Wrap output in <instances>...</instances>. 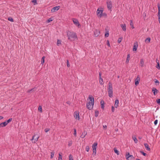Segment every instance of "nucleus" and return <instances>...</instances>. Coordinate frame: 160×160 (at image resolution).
Returning a JSON list of instances; mask_svg holds the SVG:
<instances>
[{
  "label": "nucleus",
  "instance_id": "7ed1b4c3",
  "mask_svg": "<svg viewBox=\"0 0 160 160\" xmlns=\"http://www.w3.org/2000/svg\"><path fill=\"white\" fill-rule=\"evenodd\" d=\"M107 89L108 96L111 98H112L113 97V88L112 84L110 82H109L108 86Z\"/></svg>",
  "mask_w": 160,
  "mask_h": 160
},
{
  "label": "nucleus",
  "instance_id": "1a4fd4ad",
  "mask_svg": "<svg viewBox=\"0 0 160 160\" xmlns=\"http://www.w3.org/2000/svg\"><path fill=\"white\" fill-rule=\"evenodd\" d=\"M74 117L76 119L78 118V120L80 119L79 112L76 111L74 112Z\"/></svg>",
  "mask_w": 160,
  "mask_h": 160
},
{
  "label": "nucleus",
  "instance_id": "680f3d73",
  "mask_svg": "<svg viewBox=\"0 0 160 160\" xmlns=\"http://www.w3.org/2000/svg\"><path fill=\"white\" fill-rule=\"evenodd\" d=\"M66 103H67L68 104H69V105H70V104H71V102H70V101H67V102H66Z\"/></svg>",
  "mask_w": 160,
  "mask_h": 160
},
{
  "label": "nucleus",
  "instance_id": "9b49d317",
  "mask_svg": "<svg viewBox=\"0 0 160 160\" xmlns=\"http://www.w3.org/2000/svg\"><path fill=\"white\" fill-rule=\"evenodd\" d=\"M98 143L97 142H95L92 145V148L93 151H96V148L97 147Z\"/></svg>",
  "mask_w": 160,
  "mask_h": 160
},
{
  "label": "nucleus",
  "instance_id": "2f4dec72",
  "mask_svg": "<svg viewBox=\"0 0 160 160\" xmlns=\"http://www.w3.org/2000/svg\"><path fill=\"white\" fill-rule=\"evenodd\" d=\"M12 120V118H9L8 120L5 121L7 123V124H8V123L11 122Z\"/></svg>",
  "mask_w": 160,
  "mask_h": 160
},
{
  "label": "nucleus",
  "instance_id": "a211bd4d",
  "mask_svg": "<svg viewBox=\"0 0 160 160\" xmlns=\"http://www.w3.org/2000/svg\"><path fill=\"white\" fill-rule=\"evenodd\" d=\"M7 124L5 122H2L0 124V128L5 127Z\"/></svg>",
  "mask_w": 160,
  "mask_h": 160
},
{
  "label": "nucleus",
  "instance_id": "473e14b6",
  "mask_svg": "<svg viewBox=\"0 0 160 160\" xmlns=\"http://www.w3.org/2000/svg\"><path fill=\"white\" fill-rule=\"evenodd\" d=\"M74 130V133L73 134L75 137H76L77 136V130L75 128L73 129Z\"/></svg>",
  "mask_w": 160,
  "mask_h": 160
},
{
  "label": "nucleus",
  "instance_id": "052dcab7",
  "mask_svg": "<svg viewBox=\"0 0 160 160\" xmlns=\"http://www.w3.org/2000/svg\"><path fill=\"white\" fill-rule=\"evenodd\" d=\"M104 16L105 17H106V16H107V14L106 13H102V16Z\"/></svg>",
  "mask_w": 160,
  "mask_h": 160
},
{
  "label": "nucleus",
  "instance_id": "ddd939ff",
  "mask_svg": "<svg viewBox=\"0 0 160 160\" xmlns=\"http://www.w3.org/2000/svg\"><path fill=\"white\" fill-rule=\"evenodd\" d=\"M59 6H56L53 7L51 10V12H55L56 11L58 10L59 9Z\"/></svg>",
  "mask_w": 160,
  "mask_h": 160
},
{
  "label": "nucleus",
  "instance_id": "c85d7f7f",
  "mask_svg": "<svg viewBox=\"0 0 160 160\" xmlns=\"http://www.w3.org/2000/svg\"><path fill=\"white\" fill-rule=\"evenodd\" d=\"M45 57L43 56L42 57V58L41 59V64L42 65L44 63V59H45Z\"/></svg>",
  "mask_w": 160,
  "mask_h": 160
},
{
  "label": "nucleus",
  "instance_id": "3c124183",
  "mask_svg": "<svg viewBox=\"0 0 160 160\" xmlns=\"http://www.w3.org/2000/svg\"><path fill=\"white\" fill-rule=\"evenodd\" d=\"M155 82L157 84V85H158L159 83V81L156 79V80L155 81Z\"/></svg>",
  "mask_w": 160,
  "mask_h": 160
},
{
  "label": "nucleus",
  "instance_id": "4468645a",
  "mask_svg": "<svg viewBox=\"0 0 160 160\" xmlns=\"http://www.w3.org/2000/svg\"><path fill=\"white\" fill-rule=\"evenodd\" d=\"M36 89H37L36 88L34 87L30 90H28L27 91V92L28 93H31L32 92H33L35 91L36 90Z\"/></svg>",
  "mask_w": 160,
  "mask_h": 160
},
{
  "label": "nucleus",
  "instance_id": "2eb2a0df",
  "mask_svg": "<svg viewBox=\"0 0 160 160\" xmlns=\"http://www.w3.org/2000/svg\"><path fill=\"white\" fill-rule=\"evenodd\" d=\"M152 92L154 95H155L158 92V90L155 88H152Z\"/></svg>",
  "mask_w": 160,
  "mask_h": 160
},
{
  "label": "nucleus",
  "instance_id": "4d7b16f0",
  "mask_svg": "<svg viewBox=\"0 0 160 160\" xmlns=\"http://www.w3.org/2000/svg\"><path fill=\"white\" fill-rule=\"evenodd\" d=\"M94 151H93L92 154L94 155H96V151H95V152Z\"/></svg>",
  "mask_w": 160,
  "mask_h": 160
},
{
  "label": "nucleus",
  "instance_id": "bb28decb",
  "mask_svg": "<svg viewBox=\"0 0 160 160\" xmlns=\"http://www.w3.org/2000/svg\"><path fill=\"white\" fill-rule=\"evenodd\" d=\"M158 60H157L156 62L157 63V66H156V68L159 69H160V65L159 64V62L158 61L157 62Z\"/></svg>",
  "mask_w": 160,
  "mask_h": 160
},
{
  "label": "nucleus",
  "instance_id": "de8ad7c7",
  "mask_svg": "<svg viewBox=\"0 0 160 160\" xmlns=\"http://www.w3.org/2000/svg\"><path fill=\"white\" fill-rule=\"evenodd\" d=\"M44 131L45 132H47L50 131V129L49 128H46Z\"/></svg>",
  "mask_w": 160,
  "mask_h": 160
},
{
  "label": "nucleus",
  "instance_id": "9d476101",
  "mask_svg": "<svg viewBox=\"0 0 160 160\" xmlns=\"http://www.w3.org/2000/svg\"><path fill=\"white\" fill-rule=\"evenodd\" d=\"M140 78L139 75H138L137 78L135 80V84L136 86L138 84L139 82L140 81Z\"/></svg>",
  "mask_w": 160,
  "mask_h": 160
},
{
  "label": "nucleus",
  "instance_id": "0eeeda50",
  "mask_svg": "<svg viewBox=\"0 0 160 160\" xmlns=\"http://www.w3.org/2000/svg\"><path fill=\"white\" fill-rule=\"evenodd\" d=\"M72 20L76 26H77L78 27H79L80 26V25L79 23V22L77 19L75 18H73Z\"/></svg>",
  "mask_w": 160,
  "mask_h": 160
},
{
  "label": "nucleus",
  "instance_id": "f8f14e48",
  "mask_svg": "<svg viewBox=\"0 0 160 160\" xmlns=\"http://www.w3.org/2000/svg\"><path fill=\"white\" fill-rule=\"evenodd\" d=\"M138 42H135L134 43V45L133 48L132 50L133 51H137V48L138 47Z\"/></svg>",
  "mask_w": 160,
  "mask_h": 160
},
{
  "label": "nucleus",
  "instance_id": "c756f323",
  "mask_svg": "<svg viewBox=\"0 0 160 160\" xmlns=\"http://www.w3.org/2000/svg\"><path fill=\"white\" fill-rule=\"evenodd\" d=\"M99 82L101 85H103V79L102 78L99 79Z\"/></svg>",
  "mask_w": 160,
  "mask_h": 160
},
{
  "label": "nucleus",
  "instance_id": "69168bd1",
  "mask_svg": "<svg viewBox=\"0 0 160 160\" xmlns=\"http://www.w3.org/2000/svg\"><path fill=\"white\" fill-rule=\"evenodd\" d=\"M126 155L127 156H129V155H130L129 153L128 152V153H127L126 154Z\"/></svg>",
  "mask_w": 160,
  "mask_h": 160
},
{
  "label": "nucleus",
  "instance_id": "8fccbe9b",
  "mask_svg": "<svg viewBox=\"0 0 160 160\" xmlns=\"http://www.w3.org/2000/svg\"><path fill=\"white\" fill-rule=\"evenodd\" d=\"M130 157H131V158H133V156L132 155H129V156H128V157H126V159H127V160H128V158H130Z\"/></svg>",
  "mask_w": 160,
  "mask_h": 160
},
{
  "label": "nucleus",
  "instance_id": "4c0bfd02",
  "mask_svg": "<svg viewBox=\"0 0 160 160\" xmlns=\"http://www.w3.org/2000/svg\"><path fill=\"white\" fill-rule=\"evenodd\" d=\"M130 25L132 28H134L133 24V22L132 20L130 21Z\"/></svg>",
  "mask_w": 160,
  "mask_h": 160
},
{
  "label": "nucleus",
  "instance_id": "a19ab883",
  "mask_svg": "<svg viewBox=\"0 0 160 160\" xmlns=\"http://www.w3.org/2000/svg\"><path fill=\"white\" fill-rule=\"evenodd\" d=\"M85 149H86V151L87 152H88L89 151V149H90L89 146H87L86 147Z\"/></svg>",
  "mask_w": 160,
  "mask_h": 160
},
{
  "label": "nucleus",
  "instance_id": "58836bf2",
  "mask_svg": "<svg viewBox=\"0 0 160 160\" xmlns=\"http://www.w3.org/2000/svg\"><path fill=\"white\" fill-rule=\"evenodd\" d=\"M122 40V38H119L118 39V43H120L121 42V41Z\"/></svg>",
  "mask_w": 160,
  "mask_h": 160
},
{
  "label": "nucleus",
  "instance_id": "09e8293b",
  "mask_svg": "<svg viewBox=\"0 0 160 160\" xmlns=\"http://www.w3.org/2000/svg\"><path fill=\"white\" fill-rule=\"evenodd\" d=\"M38 109L41 112H42V107L41 106H39L38 107Z\"/></svg>",
  "mask_w": 160,
  "mask_h": 160
},
{
  "label": "nucleus",
  "instance_id": "5fc2aeb1",
  "mask_svg": "<svg viewBox=\"0 0 160 160\" xmlns=\"http://www.w3.org/2000/svg\"><path fill=\"white\" fill-rule=\"evenodd\" d=\"M52 21V19H51V18H50L48 20L47 22H49Z\"/></svg>",
  "mask_w": 160,
  "mask_h": 160
},
{
  "label": "nucleus",
  "instance_id": "7c9ffc66",
  "mask_svg": "<svg viewBox=\"0 0 160 160\" xmlns=\"http://www.w3.org/2000/svg\"><path fill=\"white\" fill-rule=\"evenodd\" d=\"M99 114V112L98 111H95V116L97 117Z\"/></svg>",
  "mask_w": 160,
  "mask_h": 160
},
{
  "label": "nucleus",
  "instance_id": "39448f33",
  "mask_svg": "<svg viewBox=\"0 0 160 160\" xmlns=\"http://www.w3.org/2000/svg\"><path fill=\"white\" fill-rule=\"evenodd\" d=\"M36 136V134H34V135L32 137V139H31V140L32 141V142H33L34 143H36L38 140L39 136L38 135L36 137V138L35 137Z\"/></svg>",
  "mask_w": 160,
  "mask_h": 160
},
{
  "label": "nucleus",
  "instance_id": "c9c22d12",
  "mask_svg": "<svg viewBox=\"0 0 160 160\" xmlns=\"http://www.w3.org/2000/svg\"><path fill=\"white\" fill-rule=\"evenodd\" d=\"M72 144V141H70L68 142V146L69 147L71 146Z\"/></svg>",
  "mask_w": 160,
  "mask_h": 160
},
{
  "label": "nucleus",
  "instance_id": "cd10ccee",
  "mask_svg": "<svg viewBox=\"0 0 160 160\" xmlns=\"http://www.w3.org/2000/svg\"><path fill=\"white\" fill-rule=\"evenodd\" d=\"M114 151L116 153L117 155L119 154V152L117 149L116 148H114Z\"/></svg>",
  "mask_w": 160,
  "mask_h": 160
},
{
  "label": "nucleus",
  "instance_id": "6ab92c4d",
  "mask_svg": "<svg viewBox=\"0 0 160 160\" xmlns=\"http://www.w3.org/2000/svg\"><path fill=\"white\" fill-rule=\"evenodd\" d=\"M121 27L122 28V29L124 31H126V25L125 24H121Z\"/></svg>",
  "mask_w": 160,
  "mask_h": 160
},
{
  "label": "nucleus",
  "instance_id": "774afa93",
  "mask_svg": "<svg viewBox=\"0 0 160 160\" xmlns=\"http://www.w3.org/2000/svg\"><path fill=\"white\" fill-rule=\"evenodd\" d=\"M136 160H141L140 159H136Z\"/></svg>",
  "mask_w": 160,
  "mask_h": 160
},
{
  "label": "nucleus",
  "instance_id": "e2e57ef3",
  "mask_svg": "<svg viewBox=\"0 0 160 160\" xmlns=\"http://www.w3.org/2000/svg\"><path fill=\"white\" fill-rule=\"evenodd\" d=\"M107 126L106 125H103V128H105V129H106L107 128Z\"/></svg>",
  "mask_w": 160,
  "mask_h": 160
},
{
  "label": "nucleus",
  "instance_id": "412c9836",
  "mask_svg": "<svg viewBox=\"0 0 160 160\" xmlns=\"http://www.w3.org/2000/svg\"><path fill=\"white\" fill-rule=\"evenodd\" d=\"M119 103V101L118 99L115 100V102L114 107L116 108H117Z\"/></svg>",
  "mask_w": 160,
  "mask_h": 160
},
{
  "label": "nucleus",
  "instance_id": "bf43d9fd",
  "mask_svg": "<svg viewBox=\"0 0 160 160\" xmlns=\"http://www.w3.org/2000/svg\"><path fill=\"white\" fill-rule=\"evenodd\" d=\"M101 72H99V79L102 78H101Z\"/></svg>",
  "mask_w": 160,
  "mask_h": 160
},
{
  "label": "nucleus",
  "instance_id": "f257e3e1",
  "mask_svg": "<svg viewBox=\"0 0 160 160\" xmlns=\"http://www.w3.org/2000/svg\"><path fill=\"white\" fill-rule=\"evenodd\" d=\"M68 39L71 41H72L78 38L76 33L74 32L68 31L67 32Z\"/></svg>",
  "mask_w": 160,
  "mask_h": 160
},
{
  "label": "nucleus",
  "instance_id": "b1692460",
  "mask_svg": "<svg viewBox=\"0 0 160 160\" xmlns=\"http://www.w3.org/2000/svg\"><path fill=\"white\" fill-rule=\"evenodd\" d=\"M144 62L142 59H141L140 60V66L141 67H144Z\"/></svg>",
  "mask_w": 160,
  "mask_h": 160
},
{
  "label": "nucleus",
  "instance_id": "72a5a7b5",
  "mask_svg": "<svg viewBox=\"0 0 160 160\" xmlns=\"http://www.w3.org/2000/svg\"><path fill=\"white\" fill-rule=\"evenodd\" d=\"M54 152H51V158H52L54 155Z\"/></svg>",
  "mask_w": 160,
  "mask_h": 160
},
{
  "label": "nucleus",
  "instance_id": "aec40b11",
  "mask_svg": "<svg viewBox=\"0 0 160 160\" xmlns=\"http://www.w3.org/2000/svg\"><path fill=\"white\" fill-rule=\"evenodd\" d=\"M104 101L103 100H101L100 102V104H101V108L102 109H104Z\"/></svg>",
  "mask_w": 160,
  "mask_h": 160
},
{
  "label": "nucleus",
  "instance_id": "ea45409f",
  "mask_svg": "<svg viewBox=\"0 0 160 160\" xmlns=\"http://www.w3.org/2000/svg\"><path fill=\"white\" fill-rule=\"evenodd\" d=\"M109 32H107L105 33V37H108L109 36Z\"/></svg>",
  "mask_w": 160,
  "mask_h": 160
},
{
  "label": "nucleus",
  "instance_id": "6e6552de",
  "mask_svg": "<svg viewBox=\"0 0 160 160\" xmlns=\"http://www.w3.org/2000/svg\"><path fill=\"white\" fill-rule=\"evenodd\" d=\"M94 36L97 37L99 36L100 34V31L98 29H96L94 31Z\"/></svg>",
  "mask_w": 160,
  "mask_h": 160
},
{
  "label": "nucleus",
  "instance_id": "20e7f679",
  "mask_svg": "<svg viewBox=\"0 0 160 160\" xmlns=\"http://www.w3.org/2000/svg\"><path fill=\"white\" fill-rule=\"evenodd\" d=\"M103 9L102 8H98L97 11V15L99 18H101L102 16V13Z\"/></svg>",
  "mask_w": 160,
  "mask_h": 160
},
{
  "label": "nucleus",
  "instance_id": "6e6d98bb",
  "mask_svg": "<svg viewBox=\"0 0 160 160\" xmlns=\"http://www.w3.org/2000/svg\"><path fill=\"white\" fill-rule=\"evenodd\" d=\"M115 108L113 106L112 107V112H114V111Z\"/></svg>",
  "mask_w": 160,
  "mask_h": 160
},
{
  "label": "nucleus",
  "instance_id": "423d86ee",
  "mask_svg": "<svg viewBox=\"0 0 160 160\" xmlns=\"http://www.w3.org/2000/svg\"><path fill=\"white\" fill-rule=\"evenodd\" d=\"M107 8L109 10H111L112 7V2L111 1H108L107 2Z\"/></svg>",
  "mask_w": 160,
  "mask_h": 160
},
{
  "label": "nucleus",
  "instance_id": "4be33fe9",
  "mask_svg": "<svg viewBox=\"0 0 160 160\" xmlns=\"http://www.w3.org/2000/svg\"><path fill=\"white\" fill-rule=\"evenodd\" d=\"M130 54H128L127 56V58L126 61V63H128L129 62V61L130 59Z\"/></svg>",
  "mask_w": 160,
  "mask_h": 160
},
{
  "label": "nucleus",
  "instance_id": "a18cd8bd",
  "mask_svg": "<svg viewBox=\"0 0 160 160\" xmlns=\"http://www.w3.org/2000/svg\"><path fill=\"white\" fill-rule=\"evenodd\" d=\"M67 65L68 67H69L70 66L69 63V61L68 60H67Z\"/></svg>",
  "mask_w": 160,
  "mask_h": 160
},
{
  "label": "nucleus",
  "instance_id": "393cba45",
  "mask_svg": "<svg viewBox=\"0 0 160 160\" xmlns=\"http://www.w3.org/2000/svg\"><path fill=\"white\" fill-rule=\"evenodd\" d=\"M132 138L134 140L135 143H137L138 142V140L137 139V138L135 136H132Z\"/></svg>",
  "mask_w": 160,
  "mask_h": 160
},
{
  "label": "nucleus",
  "instance_id": "49530a36",
  "mask_svg": "<svg viewBox=\"0 0 160 160\" xmlns=\"http://www.w3.org/2000/svg\"><path fill=\"white\" fill-rule=\"evenodd\" d=\"M140 152L144 156H146V154L145 153H144V152H143L142 151H140Z\"/></svg>",
  "mask_w": 160,
  "mask_h": 160
},
{
  "label": "nucleus",
  "instance_id": "79ce46f5",
  "mask_svg": "<svg viewBox=\"0 0 160 160\" xmlns=\"http://www.w3.org/2000/svg\"><path fill=\"white\" fill-rule=\"evenodd\" d=\"M8 20L12 22H13V18H10V17L8 18Z\"/></svg>",
  "mask_w": 160,
  "mask_h": 160
},
{
  "label": "nucleus",
  "instance_id": "5701e85b",
  "mask_svg": "<svg viewBox=\"0 0 160 160\" xmlns=\"http://www.w3.org/2000/svg\"><path fill=\"white\" fill-rule=\"evenodd\" d=\"M158 17H160V4H158Z\"/></svg>",
  "mask_w": 160,
  "mask_h": 160
},
{
  "label": "nucleus",
  "instance_id": "a878e982",
  "mask_svg": "<svg viewBox=\"0 0 160 160\" xmlns=\"http://www.w3.org/2000/svg\"><path fill=\"white\" fill-rule=\"evenodd\" d=\"M151 39L150 38H147L145 40L146 43H148L150 42Z\"/></svg>",
  "mask_w": 160,
  "mask_h": 160
},
{
  "label": "nucleus",
  "instance_id": "338daca9",
  "mask_svg": "<svg viewBox=\"0 0 160 160\" xmlns=\"http://www.w3.org/2000/svg\"><path fill=\"white\" fill-rule=\"evenodd\" d=\"M158 19H159V23H160V17H158Z\"/></svg>",
  "mask_w": 160,
  "mask_h": 160
},
{
  "label": "nucleus",
  "instance_id": "c03bdc74",
  "mask_svg": "<svg viewBox=\"0 0 160 160\" xmlns=\"http://www.w3.org/2000/svg\"><path fill=\"white\" fill-rule=\"evenodd\" d=\"M58 160H62V156L60 154H59V156L58 157Z\"/></svg>",
  "mask_w": 160,
  "mask_h": 160
},
{
  "label": "nucleus",
  "instance_id": "f03ea898",
  "mask_svg": "<svg viewBox=\"0 0 160 160\" xmlns=\"http://www.w3.org/2000/svg\"><path fill=\"white\" fill-rule=\"evenodd\" d=\"M89 99L90 101L88 102L87 103V108L89 110H91L92 109L94 103V99L92 96H89Z\"/></svg>",
  "mask_w": 160,
  "mask_h": 160
},
{
  "label": "nucleus",
  "instance_id": "37998d69",
  "mask_svg": "<svg viewBox=\"0 0 160 160\" xmlns=\"http://www.w3.org/2000/svg\"><path fill=\"white\" fill-rule=\"evenodd\" d=\"M60 44H61V41L60 40L58 39L57 40V45L59 46Z\"/></svg>",
  "mask_w": 160,
  "mask_h": 160
},
{
  "label": "nucleus",
  "instance_id": "f704fd0d",
  "mask_svg": "<svg viewBox=\"0 0 160 160\" xmlns=\"http://www.w3.org/2000/svg\"><path fill=\"white\" fill-rule=\"evenodd\" d=\"M69 160H74L73 159V157L72 155L70 154L69 157Z\"/></svg>",
  "mask_w": 160,
  "mask_h": 160
},
{
  "label": "nucleus",
  "instance_id": "dca6fc26",
  "mask_svg": "<svg viewBox=\"0 0 160 160\" xmlns=\"http://www.w3.org/2000/svg\"><path fill=\"white\" fill-rule=\"evenodd\" d=\"M87 132L85 131H84L82 132V134L81 136V137L82 138H84L85 137V136L87 135Z\"/></svg>",
  "mask_w": 160,
  "mask_h": 160
},
{
  "label": "nucleus",
  "instance_id": "0e129e2a",
  "mask_svg": "<svg viewBox=\"0 0 160 160\" xmlns=\"http://www.w3.org/2000/svg\"><path fill=\"white\" fill-rule=\"evenodd\" d=\"M3 118V117L2 116H0V120H1Z\"/></svg>",
  "mask_w": 160,
  "mask_h": 160
},
{
  "label": "nucleus",
  "instance_id": "13d9d810",
  "mask_svg": "<svg viewBox=\"0 0 160 160\" xmlns=\"http://www.w3.org/2000/svg\"><path fill=\"white\" fill-rule=\"evenodd\" d=\"M158 120H155L154 122V124L155 125H156L158 123Z\"/></svg>",
  "mask_w": 160,
  "mask_h": 160
},
{
  "label": "nucleus",
  "instance_id": "864d4df0",
  "mask_svg": "<svg viewBox=\"0 0 160 160\" xmlns=\"http://www.w3.org/2000/svg\"><path fill=\"white\" fill-rule=\"evenodd\" d=\"M107 44L108 46L109 47H110V44L109 43V40H107Z\"/></svg>",
  "mask_w": 160,
  "mask_h": 160
},
{
  "label": "nucleus",
  "instance_id": "f3484780",
  "mask_svg": "<svg viewBox=\"0 0 160 160\" xmlns=\"http://www.w3.org/2000/svg\"><path fill=\"white\" fill-rule=\"evenodd\" d=\"M144 145L147 150L148 151H150L151 149L149 148V146L147 143H145Z\"/></svg>",
  "mask_w": 160,
  "mask_h": 160
},
{
  "label": "nucleus",
  "instance_id": "603ef678",
  "mask_svg": "<svg viewBox=\"0 0 160 160\" xmlns=\"http://www.w3.org/2000/svg\"><path fill=\"white\" fill-rule=\"evenodd\" d=\"M157 102L159 104H160V99H158L156 100Z\"/></svg>",
  "mask_w": 160,
  "mask_h": 160
},
{
  "label": "nucleus",
  "instance_id": "e433bc0d",
  "mask_svg": "<svg viewBox=\"0 0 160 160\" xmlns=\"http://www.w3.org/2000/svg\"><path fill=\"white\" fill-rule=\"evenodd\" d=\"M32 2L34 3V5H35L37 4V0H33L32 1Z\"/></svg>",
  "mask_w": 160,
  "mask_h": 160
}]
</instances>
